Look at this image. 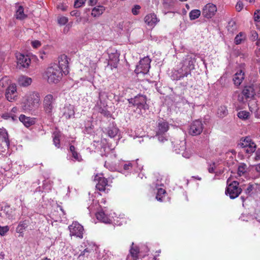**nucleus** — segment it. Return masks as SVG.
<instances>
[{
	"label": "nucleus",
	"instance_id": "nucleus-50",
	"mask_svg": "<svg viewBox=\"0 0 260 260\" xmlns=\"http://www.w3.org/2000/svg\"><path fill=\"white\" fill-rule=\"evenodd\" d=\"M254 188V186L252 184H249L248 187L245 190V193L248 195H250L252 191L253 190Z\"/></svg>",
	"mask_w": 260,
	"mask_h": 260
},
{
	"label": "nucleus",
	"instance_id": "nucleus-22",
	"mask_svg": "<svg viewBox=\"0 0 260 260\" xmlns=\"http://www.w3.org/2000/svg\"><path fill=\"white\" fill-rule=\"evenodd\" d=\"M0 138H2L3 144L7 148L10 145V141L9 140L8 134L6 129L0 128Z\"/></svg>",
	"mask_w": 260,
	"mask_h": 260
},
{
	"label": "nucleus",
	"instance_id": "nucleus-29",
	"mask_svg": "<svg viewBox=\"0 0 260 260\" xmlns=\"http://www.w3.org/2000/svg\"><path fill=\"white\" fill-rule=\"evenodd\" d=\"M118 129L113 124H110L107 128V134L111 138H113L117 135Z\"/></svg>",
	"mask_w": 260,
	"mask_h": 260
},
{
	"label": "nucleus",
	"instance_id": "nucleus-28",
	"mask_svg": "<svg viewBox=\"0 0 260 260\" xmlns=\"http://www.w3.org/2000/svg\"><path fill=\"white\" fill-rule=\"evenodd\" d=\"M104 7L102 6H98L92 10L91 15L94 17H98L102 15L105 11Z\"/></svg>",
	"mask_w": 260,
	"mask_h": 260
},
{
	"label": "nucleus",
	"instance_id": "nucleus-61",
	"mask_svg": "<svg viewBox=\"0 0 260 260\" xmlns=\"http://www.w3.org/2000/svg\"><path fill=\"white\" fill-rule=\"evenodd\" d=\"M70 150L71 152V153L76 151L75 150V147L73 145H71L70 146Z\"/></svg>",
	"mask_w": 260,
	"mask_h": 260
},
{
	"label": "nucleus",
	"instance_id": "nucleus-13",
	"mask_svg": "<svg viewBox=\"0 0 260 260\" xmlns=\"http://www.w3.org/2000/svg\"><path fill=\"white\" fill-rule=\"evenodd\" d=\"M17 67L19 69L27 68L30 62V58L26 55L18 53L16 54Z\"/></svg>",
	"mask_w": 260,
	"mask_h": 260
},
{
	"label": "nucleus",
	"instance_id": "nucleus-24",
	"mask_svg": "<svg viewBox=\"0 0 260 260\" xmlns=\"http://www.w3.org/2000/svg\"><path fill=\"white\" fill-rule=\"evenodd\" d=\"M244 78V73L240 70L234 75L233 80L235 85L239 86L242 83Z\"/></svg>",
	"mask_w": 260,
	"mask_h": 260
},
{
	"label": "nucleus",
	"instance_id": "nucleus-49",
	"mask_svg": "<svg viewBox=\"0 0 260 260\" xmlns=\"http://www.w3.org/2000/svg\"><path fill=\"white\" fill-rule=\"evenodd\" d=\"M258 39V35L256 31H252L251 32V39L252 41H254Z\"/></svg>",
	"mask_w": 260,
	"mask_h": 260
},
{
	"label": "nucleus",
	"instance_id": "nucleus-38",
	"mask_svg": "<svg viewBox=\"0 0 260 260\" xmlns=\"http://www.w3.org/2000/svg\"><path fill=\"white\" fill-rule=\"evenodd\" d=\"M10 85V80L7 77H3L0 80V88L7 87Z\"/></svg>",
	"mask_w": 260,
	"mask_h": 260
},
{
	"label": "nucleus",
	"instance_id": "nucleus-31",
	"mask_svg": "<svg viewBox=\"0 0 260 260\" xmlns=\"http://www.w3.org/2000/svg\"><path fill=\"white\" fill-rule=\"evenodd\" d=\"M28 225V221L24 220L23 221L20 222L18 226L16 228V231L17 233L21 234V236H22V234L23 233L24 230L27 227Z\"/></svg>",
	"mask_w": 260,
	"mask_h": 260
},
{
	"label": "nucleus",
	"instance_id": "nucleus-57",
	"mask_svg": "<svg viewBox=\"0 0 260 260\" xmlns=\"http://www.w3.org/2000/svg\"><path fill=\"white\" fill-rule=\"evenodd\" d=\"M215 168V163H213L212 165H210V167L208 168V171L210 173H213L214 172Z\"/></svg>",
	"mask_w": 260,
	"mask_h": 260
},
{
	"label": "nucleus",
	"instance_id": "nucleus-42",
	"mask_svg": "<svg viewBox=\"0 0 260 260\" xmlns=\"http://www.w3.org/2000/svg\"><path fill=\"white\" fill-rule=\"evenodd\" d=\"M156 137L157 138L158 140L161 143H164L168 140L166 133L164 134H157Z\"/></svg>",
	"mask_w": 260,
	"mask_h": 260
},
{
	"label": "nucleus",
	"instance_id": "nucleus-51",
	"mask_svg": "<svg viewBox=\"0 0 260 260\" xmlns=\"http://www.w3.org/2000/svg\"><path fill=\"white\" fill-rule=\"evenodd\" d=\"M254 19L255 21H260V11L257 10L254 14Z\"/></svg>",
	"mask_w": 260,
	"mask_h": 260
},
{
	"label": "nucleus",
	"instance_id": "nucleus-59",
	"mask_svg": "<svg viewBox=\"0 0 260 260\" xmlns=\"http://www.w3.org/2000/svg\"><path fill=\"white\" fill-rule=\"evenodd\" d=\"M98 0H87V3L90 6H94L96 4Z\"/></svg>",
	"mask_w": 260,
	"mask_h": 260
},
{
	"label": "nucleus",
	"instance_id": "nucleus-8",
	"mask_svg": "<svg viewBox=\"0 0 260 260\" xmlns=\"http://www.w3.org/2000/svg\"><path fill=\"white\" fill-rule=\"evenodd\" d=\"M196 62V58L193 54H188L186 55L181 62V66L187 71L189 70V72L194 69V63Z\"/></svg>",
	"mask_w": 260,
	"mask_h": 260
},
{
	"label": "nucleus",
	"instance_id": "nucleus-14",
	"mask_svg": "<svg viewBox=\"0 0 260 260\" xmlns=\"http://www.w3.org/2000/svg\"><path fill=\"white\" fill-rule=\"evenodd\" d=\"M5 96L7 100L11 102L16 100L17 92L15 84H12L7 87Z\"/></svg>",
	"mask_w": 260,
	"mask_h": 260
},
{
	"label": "nucleus",
	"instance_id": "nucleus-7",
	"mask_svg": "<svg viewBox=\"0 0 260 260\" xmlns=\"http://www.w3.org/2000/svg\"><path fill=\"white\" fill-rule=\"evenodd\" d=\"M151 60L148 57H145L141 59L139 63L137 66L135 70L136 73L138 74L142 73L143 74H147L150 68Z\"/></svg>",
	"mask_w": 260,
	"mask_h": 260
},
{
	"label": "nucleus",
	"instance_id": "nucleus-15",
	"mask_svg": "<svg viewBox=\"0 0 260 260\" xmlns=\"http://www.w3.org/2000/svg\"><path fill=\"white\" fill-rule=\"evenodd\" d=\"M103 175H96L94 177V180L98 181L96 185V188L101 191L106 192V187L108 186V180L106 178L102 176ZM108 191H107V192Z\"/></svg>",
	"mask_w": 260,
	"mask_h": 260
},
{
	"label": "nucleus",
	"instance_id": "nucleus-37",
	"mask_svg": "<svg viewBox=\"0 0 260 260\" xmlns=\"http://www.w3.org/2000/svg\"><path fill=\"white\" fill-rule=\"evenodd\" d=\"M237 116L241 119L246 120L249 118L250 113L246 111H240L237 113Z\"/></svg>",
	"mask_w": 260,
	"mask_h": 260
},
{
	"label": "nucleus",
	"instance_id": "nucleus-1",
	"mask_svg": "<svg viewBox=\"0 0 260 260\" xmlns=\"http://www.w3.org/2000/svg\"><path fill=\"white\" fill-rule=\"evenodd\" d=\"M62 73L58 64H54L48 67L45 72L47 82L49 83H58L61 79Z\"/></svg>",
	"mask_w": 260,
	"mask_h": 260
},
{
	"label": "nucleus",
	"instance_id": "nucleus-11",
	"mask_svg": "<svg viewBox=\"0 0 260 260\" xmlns=\"http://www.w3.org/2000/svg\"><path fill=\"white\" fill-rule=\"evenodd\" d=\"M217 11L216 5L208 3L206 4L202 10V15L206 18H211L214 16Z\"/></svg>",
	"mask_w": 260,
	"mask_h": 260
},
{
	"label": "nucleus",
	"instance_id": "nucleus-44",
	"mask_svg": "<svg viewBox=\"0 0 260 260\" xmlns=\"http://www.w3.org/2000/svg\"><path fill=\"white\" fill-rule=\"evenodd\" d=\"M68 21V19L66 17L62 16L58 18V23L60 25H64Z\"/></svg>",
	"mask_w": 260,
	"mask_h": 260
},
{
	"label": "nucleus",
	"instance_id": "nucleus-33",
	"mask_svg": "<svg viewBox=\"0 0 260 260\" xmlns=\"http://www.w3.org/2000/svg\"><path fill=\"white\" fill-rule=\"evenodd\" d=\"M129 252L130 253L128 254V259L129 258H133L134 260H137L138 259L139 250L137 247L132 248L130 249Z\"/></svg>",
	"mask_w": 260,
	"mask_h": 260
},
{
	"label": "nucleus",
	"instance_id": "nucleus-60",
	"mask_svg": "<svg viewBox=\"0 0 260 260\" xmlns=\"http://www.w3.org/2000/svg\"><path fill=\"white\" fill-rule=\"evenodd\" d=\"M182 156L185 158H189L191 156L190 153H188L187 152L185 151H182Z\"/></svg>",
	"mask_w": 260,
	"mask_h": 260
},
{
	"label": "nucleus",
	"instance_id": "nucleus-40",
	"mask_svg": "<svg viewBox=\"0 0 260 260\" xmlns=\"http://www.w3.org/2000/svg\"><path fill=\"white\" fill-rule=\"evenodd\" d=\"M247 170V166L245 164H241L238 167V174L239 176L244 175Z\"/></svg>",
	"mask_w": 260,
	"mask_h": 260
},
{
	"label": "nucleus",
	"instance_id": "nucleus-32",
	"mask_svg": "<svg viewBox=\"0 0 260 260\" xmlns=\"http://www.w3.org/2000/svg\"><path fill=\"white\" fill-rule=\"evenodd\" d=\"M217 113L219 117H224L228 114L227 108L224 106H221L218 108Z\"/></svg>",
	"mask_w": 260,
	"mask_h": 260
},
{
	"label": "nucleus",
	"instance_id": "nucleus-63",
	"mask_svg": "<svg viewBox=\"0 0 260 260\" xmlns=\"http://www.w3.org/2000/svg\"><path fill=\"white\" fill-rule=\"evenodd\" d=\"M5 255L4 253L3 252H1L0 253V260H4L5 258Z\"/></svg>",
	"mask_w": 260,
	"mask_h": 260
},
{
	"label": "nucleus",
	"instance_id": "nucleus-58",
	"mask_svg": "<svg viewBox=\"0 0 260 260\" xmlns=\"http://www.w3.org/2000/svg\"><path fill=\"white\" fill-rule=\"evenodd\" d=\"M236 10L238 11H240L243 8V4L241 3H238L236 6Z\"/></svg>",
	"mask_w": 260,
	"mask_h": 260
},
{
	"label": "nucleus",
	"instance_id": "nucleus-4",
	"mask_svg": "<svg viewBox=\"0 0 260 260\" xmlns=\"http://www.w3.org/2000/svg\"><path fill=\"white\" fill-rule=\"evenodd\" d=\"M227 187L225 193L229 196L231 199L237 198L242 191V189L239 187V183L237 181L230 182V179L227 180Z\"/></svg>",
	"mask_w": 260,
	"mask_h": 260
},
{
	"label": "nucleus",
	"instance_id": "nucleus-26",
	"mask_svg": "<svg viewBox=\"0 0 260 260\" xmlns=\"http://www.w3.org/2000/svg\"><path fill=\"white\" fill-rule=\"evenodd\" d=\"M96 217L98 220L104 223H108L111 222V219L109 216L103 210H101L96 213Z\"/></svg>",
	"mask_w": 260,
	"mask_h": 260
},
{
	"label": "nucleus",
	"instance_id": "nucleus-10",
	"mask_svg": "<svg viewBox=\"0 0 260 260\" xmlns=\"http://www.w3.org/2000/svg\"><path fill=\"white\" fill-rule=\"evenodd\" d=\"M203 124L201 121L194 120L191 123L188 133L192 136L199 135L203 132Z\"/></svg>",
	"mask_w": 260,
	"mask_h": 260
},
{
	"label": "nucleus",
	"instance_id": "nucleus-41",
	"mask_svg": "<svg viewBox=\"0 0 260 260\" xmlns=\"http://www.w3.org/2000/svg\"><path fill=\"white\" fill-rule=\"evenodd\" d=\"M165 193L166 191L165 189L162 188H158L156 196V199L157 200L159 201H162L163 196Z\"/></svg>",
	"mask_w": 260,
	"mask_h": 260
},
{
	"label": "nucleus",
	"instance_id": "nucleus-5",
	"mask_svg": "<svg viewBox=\"0 0 260 260\" xmlns=\"http://www.w3.org/2000/svg\"><path fill=\"white\" fill-rule=\"evenodd\" d=\"M108 98L107 93L104 91L100 90L99 92L98 100L96 101L95 107L99 112L104 116H109L110 112L107 110L106 100Z\"/></svg>",
	"mask_w": 260,
	"mask_h": 260
},
{
	"label": "nucleus",
	"instance_id": "nucleus-16",
	"mask_svg": "<svg viewBox=\"0 0 260 260\" xmlns=\"http://www.w3.org/2000/svg\"><path fill=\"white\" fill-rule=\"evenodd\" d=\"M68 64V58L67 55L63 54L58 57V67H59L61 71L65 75H67L69 73Z\"/></svg>",
	"mask_w": 260,
	"mask_h": 260
},
{
	"label": "nucleus",
	"instance_id": "nucleus-23",
	"mask_svg": "<svg viewBox=\"0 0 260 260\" xmlns=\"http://www.w3.org/2000/svg\"><path fill=\"white\" fill-rule=\"evenodd\" d=\"M19 119L20 122L27 127L33 125L35 123V120L33 118L29 117H26L24 115L21 114L19 117Z\"/></svg>",
	"mask_w": 260,
	"mask_h": 260
},
{
	"label": "nucleus",
	"instance_id": "nucleus-45",
	"mask_svg": "<svg viewBox=\"0 0 260 260\" xmlns=\"http://www.w3.org/2000/svg\"><path fill=\"white\" fill-rule=\"evenodd\" d=\"M140 9L141 6L140 5H136L132 8V12L134 15H137L139 13V10Z\"/></svg>",
	"mask_w": 260,
	"mask_h": 260
},
{
	"label": "nucleus",
	"instance_id": "nucleus-17",
	"mask_svg": "<svg viewBox=\"0 0 260 260\" xmlns=\"http://www.w3.org/2000/svg\"><path fill=\"white\" fill-rule=\"evenodd\" d=\"M173 148L176 153H180L186 149V142L185 139L182 140H176L172 142Z\"/></svg>",
	"mask_w": 260,
	"mask_h": 260
},
{
	"label": "nucleus",
	"instance_id": "nucleus-12",
	"mask_svg": "<svg viewBox=\"0 0 260 260\" xmlns=\"http://www.w3.org/2000/svg\"><path fill=\"white\" fill-rule=\"evenodd\" d=\"M191 76V72L189 70L187 71L185 68L181 66V67L173 72L172 75V79L174 80H181L184 77H187L188 76Z\"/></svg>",
	"mask_w": 260,
	"mask_h": 260
},
{
	"label": "nucleus",
	"instance_id": "nucleus-25",
	"mask_svg": "<svg viewBox=\"0 0 260 260\" xmlns=\"http://www.w3.org/2000/svg\"><path fill=\"white\" fill-rule=\"evenodd\" d=\"M75 112L73 106L69 105L66 106L63 109V116L67 119H69L74 116Z\"/></svg>",
	"mask_w": 260,
	"mask_h": 260
},
{
	"label": "nucleus",
	"instance_id": "nucleus-27",
	"mask_svg": "<svg viewBox=\"0 0 260 260\" xmlns=\"http://www.w3.org/2000/svg\"><path fill=\"white\" fill-rule=\"evenodd\" d=\"M18 81L20 86L25 87L31 84L32 80L29 77L22 76L18 78Z\"/></svg>",
	"mask_w": 260,
	"mask_h": 260
},
{
	"label": "nucleus",
	"instance_id": "nucleus-47",
	"mask_svg": "<svg viewBox=\"0 0 260 260\" xmlns=\"http://www.w3.org/2000/svg\"><path fill=\"white\" fill-rule=\"evenodd\" d=\"M86 1V0H76L74 3V6L76 8L81 7Z\"/></svg>",
	"mask_w": 260,
	"mask_h": 260
},
{
	"label": "nucleus",
	"instance_id": "nucleus-64",
	"mask_svg": "<svg viewBox=\"0 0 260 260\" xmlns=\"http://www.w3.org/2000/svg\"><path fill=\"white\" fill-rule=\"evenodd\" d=\"M77 14V12L76 11H73L71 12V15L72 16H76Z\"/></svg>",
	"mask_w": 260,
	"mask_h": 260
},
{
	"label": "nucleus",
	"instance_id": "nucleus-34",
	"mask_svg": "<svg viewBox=\"0 0 260 260\" xmlns=\"http://www.w3.org/2000/svg\"><path fill=\"white\" fill-rule=\"evenodd\" d=\"M201 15V11L198 9L191 10L189 13V18L191 20H195Z\"/></svg>",
	"mask_w": 260,
	"mask_h": 260
},
{
	"label": "nucleus",
	"instance_id": "nucleus-21",
	"mask_svg": "<svg viewBox=\"0 0 260 260\" xmlns=\"http://www.w3.org/2000/svg\"><path fill=\"white\" fill-rule=\"evenodd\" d=\"M169 128L168 123L163 119L159 120L157 123V134H164Z\"/></svg>",
	"mask_w": 260,
	"mask_h": 260
},
{
	"label": "nucleus",
	"instance_id": "nucleus-52",
	"mask_svg": "<svg viewBox=\"0 0 260 260\" xmlns=\"http://www.w3.org/2000/svg\"><path fill=\"white\" fill-rule=\"evenodd\" d=\"M135 162H128V164H125L123 166V169L125 170H129L130 169H131L133 166L135 165Z\"/></svg>",
	"mask_w": 260,
	"mask_h": 260
},
{
	"label": "nucleus",
	"instance_id": "nucleus-6",
	"mask_svg": "<svg viewBox=\"0 0 260 260\" xmlns=\"http://www.w3.org/2000/svg\"><path fill=\"white\" fill-rule=\"evenodd\" d=\"M130 104L137 107L140 109L146 110L148 109V106L146 104V97L143 95H138L134 98L128 100Z\"/></svg>",
	"mask_w": 260,
	"mask_h": 260
},
{
	"label": "nucleus",
	"instance_id": "nucleus-54",
	"mask_svg": "<svg viewBox=\"0 0 260 260\" xmlns=\"http://www.w3.org/2000/svg\"><path fill=\"white\" fill-rule=\"evenodd\" d=\"M32 46L35 48H37L41 46V42L36 40L31 42Z\"/></svg>",
	"mask_w": 260,
	"mask_h": 260
},
{
	"label": "nucleus",
	"instance_id": "nucleus-56",
	"mask_svg": "<svg viewBox=\"0 0 260 260\" xmlns=\"http://www.w3.org/2000/svg\"><path fill=\"white\" fill-rule=\"evenodd\" d=\"M254 159L256 161L260 160V148H258L255 151V155L254 157Z\"/></svg>",
	"mask_w": 260,
	"mask_h": 260
},
{
	"label": "nucleus",
	"instance_id": "nucleus-46",
	"mask_svg": "<svg viewBox=\"0 0 260 260\" xmlns=\"http://www.w3.org/2000/svg\"><path fill=\"white\" fill-rule=\"evenodd\" d=\"M72 154L75 160L80 161L82 160L81 156L77 151L73 152Z\"/></svg>",
	"mask_w": 260,
	"mask_h": 260
},
{
	"label": "nucleus",
	"instance_id": "nucleus-18",
	"mask_svg": "<svg viewBox=\"0 0 260 260\" xmlns=\"http://www.w3.org/2000/svg\"><path fill=\"white\" fill-rule=\"evenodd\" d=\"M119 53L117 52V50H114L113 52L109 53V61L108 64L114 68H117L119 61Z\"/></svg>",
	"mask_w": 260,
	"mask_h": 260
},
{
	"label": "nucleus",
	"instance_id": "nucleus-55",
	"mask_svg": "<svg viewBox=\"0 0 260 260\" xmlns=\"http://www.w3.org/2000/svg\"><path fill=\"white\" fill-rule=\"evenodd\" d=\"M3 117L5 119H8L9 118H11L13 121L15 120V116H10L9 114L6 113L3 114Z\"/></svg>",
	"mask_w": 260,
	"mask_h": 260
},
{
	"label": "nucleus",
	"instance_id": "nucleus-19",
	"mask_svg": "<svg viewBox=\"0 0 260 260\" xmlns=\"http://www.w3.org/2000/svg\"><path fill=\"white\" fill-rule=\"evenodd\" d=\"M242 94L246 99H252L256 94L253 84L246 86L242 90Z\"/></svg>",
	"mask_w": 260,
	"mask_h": 260
},
{
	"label": "nucleus",
	"instance_id": "nucleus-2",
	"mask_svg": "<svg viewBox=\"0 0 260 260\" xmlns=\"http://www.w3.org/2000/svg\"><path fill=\"white\" fill-rule=\"evenodd\" d=\"M40 102V94L37 92H32L27 94L25 100L23 102L22 108L25 111H30L38 107Z\"/></svg>",
	"mask_w": 260,
	"mask_h": 260
},
{
	"label": "nucleus",
	"instance_id": "nucleus-20",
	"mask_svg": "<svg viewBox=\"0 0 260 260\" xmlns=\"http://www.w3.org/2000/svg\"><path fill=\"white\" fill-rule=\"evenodd\" d=\"M158 21L156 15L154 13L149 14L144 18L145 22L149 26H154Z\"/></svg>",
	"mask_w": 260,
	"mask_h": 260
},
{
	"label": "nucleus",
	"instance_id": "nucleus-53",
	"mask_svg": "<svg viewBox=\"0 0 260 260\" xmlns=\"http://www.w3.org/2000/svg\"><path fill=\"white\" fill-rule=\"evenodd\" d=\"M255 88V91L256 92V95L258 97H260V83L258 84L254 85Z\"/></svg>",
	"mask_w": 260,
	"mask_h": 260
},
{
	"label": "nucleus",
	"instance_id": "nucleus-43",
	"mask_svg": "<svg viewBox=\"0 0 260 260\" xmlns=\"http://www.w3.org/2000/svg\"><path fill=\"white\" fill-rule=\"evenodd\" d=\"M53 143L55 147L57 148L60 147V139H59V135L58 134H56L54 135L53 137Z\"/></svg>",
	"mask_w": 260,
	"mask_h": 260
},
{
	"label": "nucleus",
	"instance_id": "nucleus-30",
	"mask_svg": "<svg viewBox=\"0 0 260 260\" xmlns=\"http://www.w3.org/2000/svg\"><path fill=\"white\" fill-rule=\"evenodd\" d=\"M16 18L19 20H24L27 17V15L24 13V9L22 6H19L15 14Z\"/></svg>",
	"mask_w": 260,
	"mask_h": 260
},
{
	"label": "nucleus",
	"instance_id": "nucleus-9",
	"mask_svg": "<svg viewBox=\"0 0 260 260\" xmlns=\"http://www.w3.org/2000/svg\"><path fill=\"white\" fill-rule=\"evenodd\" d=\"M70 232V236H76L79 238H83V227L77 222H74L71 225L69 226Z\"/></svg>",
	"mask_w": 260,
	"mask_h": 260
},
{
	"label": "nucleus",
	"instance_id": "nucleus-3",
	"mask_svg": "<svg viewBox=\"0 0 260 260\" xmlns=\"http://www.w3.org/2000/svg\"><path fill=\"white\" fill-rule=\"evenodd\" d=\"M56 106V97L54 95L48 94L44 96L43 101V107L44 111L47 116H51L52 115Z\"/></svg>",
	"mask_w": 260,
	"mask_h": 260
},
{
	"label": "nucleus",
	"instance_id": "nucleus-62",
	"mask_svg": "<svg viewBox=\"0 0 260 260\" xmlns=\"http://www.w3.org/2000/svg\"><path fill=\"white\" fill-rule=\"evenodd\" d=\"M86 252H89V250L87 249H85L80 254V256L81 255H84Z\"/></svg>",
	"mask_w": 260,
	"mask_h": 260
},
{
	"label": "nucleus",
	"instance_id": "nucleus-35",
	"mask_svg": "<svg viewBox=\"0 0 260 260\" xmlns=\"http://www.w3.org/2000/svg\"><path fill=\"white\" fill-rule=\"evenodd\" d=\"M256 145L253 143H251L249 145L247 146L246 148L243 149L244 151L248 154H251L255 151Z\"/></svg>",
	"mask_w": 260,
	"mask_h": 260
},
{
	"label": "nucleus",
	"instance_id": "nucleus-48",
	"mask_svg": "<svg viewBox=\"0 0 260 260\" xmlns=\"http://www.w3.org/2000/svg\"><path fill=\"white\" fill-rule=\"evenodd\" d=\"M9 231V228L8 226H0V235L4 236Z\"/></svg>",
	"mask_w": 260,
	"mask_h": 260
},
{
	"label": "nucleus",
	"instance_id": "nucleus-39",
	"mask_svg": "<svg viewBox=\"0 0 260 260\" xmlns=\"http://www.w3.org/2000/svg\"><path fill=\"white\" fill-rule=\"evenodd\" d=\"M249 137H246L243 141L240 143V145L243 149L246 148V147L249 145L251 143H253Z\"/></svg>",
	"mask_w": 260,
	"mask_h": 260
},
{
	"label": "nucleus",
	"instance_id": "nucleus-36",
	"mask_svg": "<svg viewBox=\"0 0 260 260\" xmlns=\"http://www.w3.org/2000/svg\"><path fill=\"white\" fill-rule=\"evenodd\" d=\"M245 39V35L242 32H239L235 38V43L236 45H239L242 43V41Z\"/></svg>",
	"mask_w": 260,
	"mask_h": 260
}]
</instances>
